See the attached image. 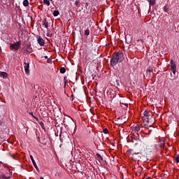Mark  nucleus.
Wrapping results in <instances>:
<instances>
[{"instance_id": "obj_1", "label": "nucleus", "mask_w": 179, "mask_h": 179, "mask_svg": "<svg viewBox=\"0 0 179 179\" xmlns=\"http://www.w3.org/2000/svg\"><path fill=\"white\" fill-rule=\"evenodd\" d=\"M124 61V53L119 51L113 54L112 59H110V66H115L118 62H122Z\"/></svg>"}, {"instance_id": "obj_2", "label": "nucleus", "mask_w": 179, "mask_h": 179, "mask_svg": "<svg viewBox=\"0 0 179 179\" xmlns=\"http://www.w3.org/2000/svg\"><path fill=\"white\" fill-rule=\"evenodd\" d=\"M10 48L13 50H17L19 48H20V41L16 42L15 43L10 45Z\"/></svg>"}, {"instance_id": "obj_3", "label": "nucleus", "mask_w": 179, "mask_h": 179, "mask_svg": "<svg viewBox=\"0 0 179 179\" xmlns=\"http://www.w3.org/2000/svg\"><path fill=\"white\" fill-rule=\"evenodd\" d=\"M24 68L25 73L27 75H30V69H29V68H30V63L24 62Z\"/></svg>"}, {"instance_id": "obj_4", "label": "nucleus", "mask_w": 179, "mask_h": 179, "mask_svg": "<svg viewBox=\"0 0 179 179\" xmlns=\"http://www.w3.org/2000/svg\"><path fill=\"white\" fill-rule=\"evenodd\" d=\"M29 157H30L36 171H40V169H38V166H37V164L36 163V161H34V158L33 157V155H30Z\"/></svg>"}, {"instance_id": "obj_5", "label": "nucleus", "mask_w": 179, "mask_h": 179, "mask_svg": "<svg viewBox=\"0 0 179 179\" xmlns=\"http://www.w3.org/2000/svg\"><path fill=\"white\" fill-rule=\"evenodd\" d=\"M143 124H145V129H149V128H152V124H150L149 125V120H146V119H143ZM149 125V126H148Z\"/></svg>"}, {"instance_id": "obj_6", "label": "nucleus", "mask_w": 179, "mask_h": 179, "mask_svg": "<svg viewBox=\"0 0 179 179\" xmlns=\"http://www.w3.org/2000/svg\"><path fill=\"white\" fill-rule=\"evenodd\" d=\"M131 159H132L133 160H139V159H141V156L139 155V152L133 153V154H132Z\"/></svg>"}, {"instance_id": "obj_7", "label": "nucleus", "mask_w": 179, "mask_h": 179, "mask_svg": "<svg viewBox=\"0 0 179 179\" xmlns=\"http://www.w3.org/2000/svg\"><path fill=\"white\" fill-rule=\"evenodd\" d=\"M26 52H28V54H31L33 52V48H31V45H27L26 46Z\"/></svg>"}, {"instance_id": "obj_8", "label": "nucleus", "mask_w": 179, "mask_h": 179, "mask_svg": "<svg viewBox=\"0 0 179 179\" xmlns=\"http://www.w3.org/2000/svg\"><path fill=\"white\" fill-rule=\"evenodd\" d=\"M38 43L39 44V45H44V44H45V42L44 41V39H43V38H41V36H39L37 39Z\"/></svg>"}, {"instance_id": "obj_9", "label": "nucleus", "mask_w": 179, "mask_h": 179, "mask_svg": "<svg viewBox=\"0 0 179 179\" xmlns=\"http://www.w3.org/2000/svg\"><path fill=\"white\" fill-rule=\"evenodd\" d=\"M170 64H171V70L177 69V64H176V62H174L173 60H171Z\"/></svg>"}, {"instance_id": "obj_10", "label": "nucleus", "mask_w": 179, "mask_h": 179, "mask_svg": "<svg viewBox=\"0 0 179 179\" xmlns=\"http://www.w3.org/2000/svg\"><path fill=\"white\" fill-rule=\"evenodd\" d=\"M141 131V127H139V125H136L134 127V131L136 133V135L138 136L139 134H138V132Z\"/></svg>"}, {"instance_id": "obj_11", "label": "nucleus", "mask_w": 179, "mask_h": 179, "mask_svg": "<svg viewBox=\"0 0 179 179\" xmlns=\"http://www.w3.org/2000/svg\"><path fill=\"white\" fill-rule=\"evenodd\" d=\"M148 1L149 2L150 9L151 6H153V5L156 3V0H148Z\"/></svg>"}, {"instance_id": "obj_12", "label": "nucleus", "mask_w": 179, "mask_h": 179, "mask_svg": "<svg viewBox=\"0 0 179 179\" xmlns=\"http://www.w3.org/2000/svg\"><path fill=\"white\" fill-rule=\"evenodd\" d=\"M143 115L145 117V118H147V120H149V117H150V115L148 110L144 111Z\"/></svg>"}, {"instance_id": "obj_13", "label": "nucleus", "mask_w": 179, "mask_h": 179, "mask_svg": "<svg viewBox=\"0 0 179 179\" xmlns=\"http://www.w3.org/2000/svg\"><path fill=\"white\" fill-rule=\"evenodd\" d=\"M1 76H2V78H3V79H6V78H8V73L1 72Z\"/></svg>"}, {"instance_id": "obj_14", "label": "nucleus", "mask_w": 179, "mask_h": 179, "mask_svg": "<svg viewBox=\"0 0 179 179\" xmlns=\"http://www.w3.org/2000/svg\"><path fill=\"white\" fill-rule=\"evenodd\" d=\"M137 43L140 47H142L143 45V40L142 39L137 40Z\"/></svg>"}, {"instance_id": "obj_15", "label": "nucleus", "mask_w": 179, "mask_h": 179, "mask_svg": "<svg viewBox=\"0 0 179 179\" xmlns=\"http://www.w3.org/2000/svg\"><path fill=\"white\" fill-rule=\"evenodd\" d=\"M96 158L98 160H101V162H103V157H101V155H100L99 153H96Z\"/></svg>"}, {"instance_id": "obj_16", "label": "nucleus", "mask_w": 179, "mask_h": 179, "mask_svg": "<svg viewBox=\"0 0 179 179\" xmlns=\"http://www.w3.org/2000/svg\"><path fill=\"white\" fill-rule=\"evenodd\" d=\"M85 36H89L90 34V30H89V28L87 27L84 32Z\"/></svg>"}, {"instance_id": "obj_17", "label": "nucleus", "mask_w": 179, "mask_h": 179, "mask_svg": "<svg viewBox=\"0 0 179 179\" xmlns=\"http://www.w3.org/2000/svg\"><path fill=\"white\" fill-rule=\"evenodd\" d=\"M0 178H2V179H9V178H10V176H6V175L2 174L1 176H0Z\"/></svg>"}, {"instance_id": "obj_18", "label": "nucleus", "mask_w": 179, "mask_h": 179, "mask_svg": "<svg viewBox=\"0 0 179 179\" xmlns=\"http://www.w3.org/2000/svg\"><path fill=\"white\" fill-rule=\"evenodd\" d=\"M44 5H47V6H50L51 5V3H50V1L48 0H43Z\"/></svg>"}, {"instance_id": "obj_19", "label": "nucleus", "mask_w": 179, "mask_h": 179, "mask_svg": "<svg viewBox=\"0 0 179 179\" xmlns=\"http://www.w3.org/2000/svg\"><path fill=\"white\" fill-rule=\"evenodd\" d=\"M24 6H29V0H24L22 2Z\"/></svg>"}, {"instance_id": "obj_20", "label": "nucleus", "mask_w": 179, "mask_h": 179, "mask_svg": "<svg viewBox=\"0 0 179 179\" xmlns=\"http://www.w3.org/2000/svg\"><path fill=\"white\" fill-rule=\"evenodd\" d=\"M169 10H170V9L169 8V6H167V5H166L164 7V11L166 12V13H168Z\"/></svg>"}, {"instance_id": "obj_21", "label": "nucleus", "mask_w": 179, "mask_h": 179, "mask_svg": "<svg viewBox=\"0 0 179 179\" xmlns=\"http://www.w3.org/2000/svg\"><path fill=\"white\" fill-rule=\"evenodd\" d=\"M66 72V69L64 67L60 68V73H65Z\"/></svg>"}, {"instance_id": "obj_22", "label": "nucleus", "mask_w": 179, "mask_h": 179, "mask_svg": "<svg viewBox=\"0 0 179 179\" xmlns=\"http://www.w3.org/2000/svg\"><path fill=\"white\" fill-rule=\"evenodd\" d=\"M58 15H59V11L55 10L53 11V15L54 16H58Z\"/></svg>"}, {"instance_id": "obj_23", "label": "nucleus", "mask_w": 179, "mask_h": 179, "mask_svg": "<svg viewBox=\"0 0 179 179\" xmlns=\"http://www.w3.org/2000/svg\"><path fill=\"white\" fill-rule=\"evenodd\" d=\"M17 27H19L20 30H24V27H22L20 24H18Z\"/></svg>"}, {"instance_id": "obj_24", "label": "nucleus", "mask_w": 179, "mask_h": 179, "mask_svg": "<svg viewBox=\"0 0 179 179\" xmlns=\"http://www.w3.org/2000/svg\"><path fill=\"white\" fill-rule=\"evenodd\" d=\"M174 159H175V162H176V163H179V155H178L177 157H175Z\"/></svg>"}, {"instance_id": "obj_25", "label": "nucleus", "mask_w": 179, "mask_h": 179, "mask_svg": "<svg viewBox=\"0 0 179 179\" xmlns=\"http://www.w3.org/2000/svg\"><path fill=\"white\" fill-rule=\"evenodd\" d=\"M103 134H108V129L106 128L103 130Z\"/></svg>"}, {"instance_id": "obj_26", "label": "nucleus", "mask_w": 179, "mask_h": 179, "mask_svg": "<svg viewBox=\"0 0 179 179\" xmlns=\"http://www.w3.org/2000/svg\"><path fill=\"white\" fill-rule=\"evenodd\" d=\"M79 3H80V1L79 0H76V1H75V5H76V6H78V5H79Z\"/></svg>"}, {"instance_id": "obj_27", "label": "nucleus", "mask_w": 179, "mask_h": 179, "mask_svg": "<svg viewBox=\"0 0 179 179\" xmlns=\"http://www.w3.org/2000/svg\"><path fill=\"white\" fill-rule=\"evenodd\" d=\"M171 71H172L173 75H176V72L177 71V69H172Z\"/></svg>"}, {"instance_id": "obj_28", "label": "nucleus", "mask_w": 179, "mask_h": 179, "mask_svg": "<svg viewBox=\"0 0 179 179\" xmlns=\"http://www.w3.org/2000/svg\"><path fill=\"white\" fill-rule=\"evenodd\" d=\"M43 24L46 29L48 27V23H44Z\"/></svg>"}, {"instance_id": "obj_29", "label": "nucleus", "mask_w": 179, "mask_h": 179, "mask_svg": "<svg viewBox=\"0 0 179 179\" xmlns=\"http://www.w3.org/2000/svg\"><path fill=\"white\" fill-rule=\"evenodd\" d=\"M39 124H40V125H41L42 127H44V123H43V122H41Z\"/></svg>"}, {"instance_id": "obj_30", "label": "nucleus", "mask_w": 179, "mask_h": 179, "mask_svg": "<svg viewBox=\"0 0 179 179\" xmlns=\"http://www.w3.org/2000/svg\"><path fill=\"white\" fill-rule=\"evenodd\" d=\"M150 134H152V129H150L148 133H147V135H150Z\"/></svg>"}, {"instance_id": "obj_31", "label": "nucleus", "mask_w": 179, "mask_h": 179, "mask_svg": "<svg viewBox=\"0 0 179 179\" xmlns=\"http://www.w3.org/2000/svg\"><path fill=\"white\" fill-rule=\"evenodd\" d=\"M147 72H149V73L153 72V70H152V69H148V70H147Z\"/></svg>"}, {"instance_id": "obj_32", "label": "nucleus", "mask_w": 179, "mask_h": 179, "mask_svg": "<svg viewBox=\"0 0 179 179\" xmlns=\"http://www.w3.org/2000/svg\"><path fill=\"white\" fill-rule=\"evenodd\" d=\"M103 164L105 166H107V164H108L107 161H103Z\"/></svg>"}, {"instance_id": "obj_33", "label": "nucleus", "mask_w": 179, "mask_h": 179, "mask_svg": "<svg viewBox=\"0 0 179 179\" xmlns=\"http://www.w3.org/2000/svg\"><path fill=\"white\" fill-rule=\"evenodd\" d=\"M55 177H59V173H55Z\"/></svg>"}, {"instance_id": "obj_34", "label": "nucleus", "mask_w": 179, "mask_h": 179, "mask_svg": "<svg viewBox=\"0 0 179 179\" xmlns=\"http://www.w3.org/2000/svg\"><path fill=\"white\" fill-rule=\"evenodd\" d=\"M30 115H32V117H34V118H36V117H34V115H33V112L29 113Z\"/></svg>"}, {"instance_id": "obj_35", "label": "nucleus", "mask_w": 179, "mask_h": 179, "mask_svg": "<svg viewBox=\"0 0 179 179\" xmlns=\"http://www.w3.org/2000/svg\"><path fill=\"white\" fill-rule=\"evenodd\" d=\"M128 153H130V155H132V150H129Z\"/></svg>"}, {"instance_id": "obj_36", "label": "nucleus", "mask_w": 179, "mask_h": 179, "mask_svg": "<svg viewBox=\"0 0 179 179\" xmlns=\"http://www.w3.org/2000/svg\"><path fill=\"white\" fill-rule=\"evenodd\" d=\"M132 138V142L133 143L135 142L134 141H136V139L134 138V137H131Z\"/></svg>"}, {"instance_id": "obj_37", "label": "nucleus", "mask_w": 179, "mask_h": 179, "mask_svg": "<svg viewBox=\"0 0 179 179\" xmlns=\"http://www.w3.org/2000/svg\"><path fill=\"white\" fill-rule=\"evenodd\" d=\"M6 176H9V177H10V173H6Z\"/></svg>"}, {"instance_id": "obj_38", "label": "nucleus", "mask_w": 179, "mask_h": 179, "mask_svg": "<svg viewBox=\"0 0 179 179\" xmlns=\"http://www.w3.org/2000/svg\"><path fill=\"white\" fill-rule=\"evenodd\" d=\"M87 6H89V3H85V8H87Z\"/></svg>"}, {"instance_id": "obj_39", "label": "nucleus", "mask_w": 179, "mask_h": 179, "mask_svg": "<svg viewBox=\"0 0 179 179\" xmlns=\"http://www.w3.org/2000/svg\"><path fill=\"white\" fill-rule=\"evenodd\" d=\"M44 58L45 59H48V56H45Z\"/></svg>"}, {"instance_id": "obj_40", "label": "nucleus", "mask_w": 179, "mask_h": 179, "mask_svg": "<svg viewBox=\"0 0 179 179\" xmlns=\"http://www.w3.org/2000/svg\"><path fill=\"white\" fill-rule=\"evenodd\" d=\"M124 121H128V117H124Z\"/></svg>"}, {"instance_id": "obj_41", "label": "nucleus", "mask_w": 179, "mask_h": 179, "mask_svg": "<svg viewBox=\"0 0 179 179\" xmlns=\"http://www.w3.org/2000/svg\"><path fill=\"white\" fill-rule=\"evenodd\" d=\"M135 145H138V143H136Z\"/></svg>"}, {"instance_id": "obj_42", "label": "nucleus", "mask_w": 179, "mask_h": 179, "mask_svg": "<svg viewBox=\"0 0 179 179\" xmlns=\"http://www.w3.org/2000/svg\"><path fill=\"white\" fill-rule=\"evenodd\" d=\"M13 159H15V157L13 156H12Z\"/></svg>"}, {"instance_id": "obj_43", "label": "nucleus", "mask_w": 179, "mask_h": 179, "mask_svg": "<svg viewBox=\"0 0 179 179\" xmlns=\"http://www.w3.org/2000/svg\"><path fill=\"white\" fill-rule=\"evenodd\" d=\"M89 27H90V24H89Z\"/></svg>"}, {"instance_id": "obj_44", "label": "nucleus", "mask_w": 179, "mask_h": 179, "mask_svg": "<svg viewBox=\"0 0 179 179\" xmlns=\"http://www.w3.org/2000/svg\"><path fill=\"white\" fill-rule=\"evenodd\" d=\"M49 37H51V35H50Z\"/></svg>"}, {"instance_id": "obj_45", "label": "nucleus", "mask_w": 179, "mask_h": 179, "mask_svg": "<svg viewBox=\"0 0 179 179\" xmlns=\"http://www.w3.org/2000/svg\"><path fill=\"white\" fill-rule=\"evenodd\" d=\"M50 1H52V0H50Z\"/></svg>"}]
</instances>
